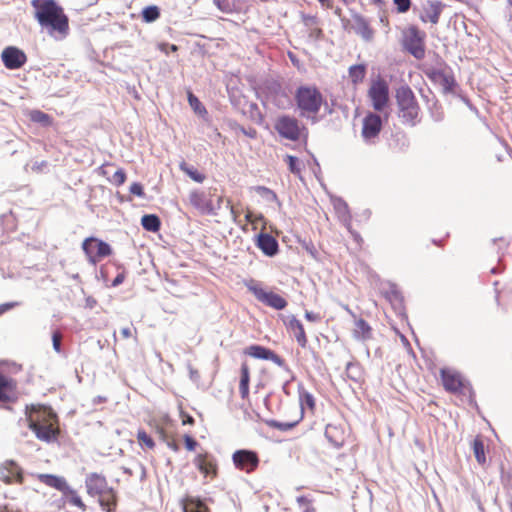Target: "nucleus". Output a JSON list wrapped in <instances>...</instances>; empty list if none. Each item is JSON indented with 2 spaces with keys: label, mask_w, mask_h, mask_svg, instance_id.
I'll use <instances>...</instances> for the list:
<instances>
[{
  "label": "nucleus",
  "mask_w": 512,
  "mask_h": 512,
  "mask_svg": "<svg viewBox=\"0 0 512 512\" xmlns=\"http://www.w3.org/2000/svg\"><path fill=\"white\" fill-rule=\"evenodd\" d=\"M120 333L123 338H130L132 336L131 329L129 327H124L120 330Z\"/></svg>",
  "instance_id": "obj_57"
},
{
  "label": "nucleus",
  "mask_w": 512,
  "mask_h": 512,
  "mask_svg": "<svg viewBox=\"0 0 512 512\" xmlns=\"http://www.w3.org/2000/svg\"><path fill=\"white\" fill-rule=\"evenodd\" d=\"M257 247L266 256L272 257L277 254L279 245L277 240L273 236L267 233H261L257 239Z\"/></svg>",
  "instance_id": "obj_20"
},
{
  "label": "nucleus",
  "mask_w": 512,
  "mask_h": 512,
  "mask_svg": "<svg viewBox=\"0 0 512 512\" xmlns=\"http://www.w3.org/2000/svg\"><path fill=\"white\" fill-rule=\"evenodd\" d=\"M297 503L301 508H303V512H315V508L312 505V501L308 497H297Z\"/></svg>",
  "instance_id": "obj_44"
},
{
  "label": "nucleus",
  "mask_w": 512,
  "mask_h": 512,
  "mask_svg": "<svg viewBox=\"0 0 512 512\" xmlns=\"http://www.w3.org/2000/svg\"><path fill=\"white\" fill-rule=\"evenodd\" d=\"M87 493L91 496H103L107 494L108 487L105 476L98 473H90L85 479Z\"/></svg>",
  "instance_id": "obj_11"
},
{
  "label": "nucleus",
  "mask_w": 512,
  "mask_h": 512,
  "mask_svg": "<svg viewBox=\"0 0 512 512\" xmlns=\"http://www.w3.org/2000/svg\"><path fill=\"white\" fill-rule=\"evenodd\" d=\"M294 99L300 115L306 118H314L325 103L323 94L315 85L299 86L295 91Z\"/></svg>",
  "instance_id": "obj_3"
},
{
  "label": "nucleus",
  "mask_w": 512,
  "mask_h": 512,
  "mask_svg": "<svg viewBox=\"0 0 512 512\" xmlns=\"http://www.w3.org/2000/svg\"><path fill=\"white\" fill-rule=\"evenodd\" d=\"M184 512H208L205 504L199 500H191L184 506Z\"/></svg>",
  "instance_id": "obj_40"
},
{
  "label": "nucleus",
  "mask_w": 512,
  "mask_h": 512,
  "mask_svg": "<svg viewBox=\"0 0 512 512\" xmlns=\"http://www.w3.org/2000/svg\"><path fill=\"white\" fill-rule=\"evenodd\" d=\"M352 29L358 35H360L365 41H371L374 36V31L370 27L367 19L360 14H354L352 16Z\"/></svg>",
  "instance_id": "obj_17"
},
{
  "label": "nucleus",
  "mask_w": 512,
  "mask_h": 512,
  "mask_svg": "<svg viewBox=\"0 0 512 512\" xmlns=\"http://www.w3.org/2000/svg\"><path fill=\"white\" fill-rule=\"evenodd\" d=\"M246 286L258 301L271 308L276 310H283L287 306V301L282 296L274 292L265 291L258 283L253 280L250 281V283H248Z\"/></svg>",
  "instance_id": "obj_6"
},
{
  "label": "nucleus",
  "mask_w": 512,
  "mask_h": 512,
  "mask_svg": "<svg viewBox=\"0 0 512 512\" xmlns=\"http://www.w3.org/2000/svg\"><path fill=\"white\" fill-rule=\"evenodd\" d=\"M432 118L434 121L439 122L443 119V113L441 111L432 112Z\"/></svg>",
  "instance_id": "obj_59"
},
{
  "label": "nucleus",
  "mask_w": 512,
  "mask_h": 512,
  "mask_svg": "<svg viewBox=\"0 0 512 512\" xmlns=\"http://www.w3.org/2000/svg\"><path fill=\"white\" fill-rule=\"evenodd\" d=\"M189 371V377L193 382H198L200 380V374L197 369H195L190 363L187 365Z\"/></svg>",
  "instance_id": "obj_53"
},
{
  "label": "nucleus",
  "mask_w": 512,
  "mask_h": 512,
  "mask_svg": "<svg viewBox=\"0 0 512 512\" xmlns=\"http://www.w3.org/2000/svg\"><path fill=\"white\" fill-rule=\"evenodd\" d=\"M129 191L131 194L136 195L138 197H144V190L140 183L134 182L130 185Z\"/></svg>",
  "instance_id": "obj_49"
},
{
  "label": "nucleus",
  "mask_w": 512,
  "mask_h": 512,
  "mask_svg": "<svg viewBox=\"0 0 512 512\" xmlns=\"http://www.w3.org/2000/svg\"><path fill=\"white\" fill-rule=\"evenodd\" d=\"M405 45L407 50L417 59L424 56L422 36L416 27H410L407 31Z\"/></svg>",
  "instance_id": "obj_13"
},
{
  "label": "nucleus",
  "mask_w": 512,
  "mask_h": 512,
  "mask_svg": "<svg viewBox=\"0 0 512 512\" xmlns=\"http://www.w3.org/2000/svg\"><path fill=\"white\" fill-rule=\"evenodd\" d=\"M188 101H189L190 106L194 109L195 112L206 113L205 107L201 104L199 99L192 93H189Z\"/></svg>",
  "instance_id": "obj_43"
},
{
  "label": "nucleus",
  "mask_w": 512,
  "mask_h": 512,
  "mask_svg": "<svg viewBox=\"0 0 512 512\" xmlns=\"http://www.w3.org/2000/svg\"><path fill=\"white\" fill-rule=\"evenodd\" d=\"M39 480L45 485L55 488L62 492L63 494L70 487L64 477L56 476L52 474H40L38 476Z\"/></svg>",
  "instance_id": "obj_23"
},
{
  "label": "nucleus",
  "mask_w": 512,
  "mask_h": 512,
  "mask_svg": "<svg viewBox=\"0 0 512 512\" xmlns=\"http://www.w3.org/2000/svg\"><path fill=\"white\" fill-rule=\"evenodd\" d=\"M230 213H231V216L233 218V221L235 223H237L238 212L236 211V209L233 206H230Z\"/></svg>",
  "instance_id": "obj_62"
},
{
  "label": "nucleus",
  "mask_w": 512,
  "mask_h": 512,
  "mask_svg": "<svg viewBox=\"0 0 512 512\" xmlns=\"http://www.w3.org/2000/svg\"><path fill=\"white\" fill-rule=\"evenodd\" d=\"M355 370H358V367L355 364H353L351 362L347 363L346 373H347L348 377H350L353 380H357V378H358L357 375L355 374Z\"/></svg>",
  "instance_id": "obj_52"
},
{
  "label": "nucleus",
  "mask_w": 512,
  "mask_h": 512,
  "mask_svg": "<svg viewBox=\"0 0 512 512\" xmlns=\"http://www.w3.org/2000/svg\"><path fill=\"white\" fill-rule=\"evenodd\" d=\"M472 447L477 462L480 465H484L486 463V456L483 441L479 437H476L473 441Z\"/></svg>",
  "instance_id": "obj_33"
},
{
  "label": "nucleus",
  "mask_w": 512,
  "mask_h": 512,
  "mask_svg": "<svg viewBox=\"0 0 512 512\" xmlns=\"http://www.w3.org/2000/svg\"><path fill=\"white\" fill-rule=\"evenodd\" d=\"M348 231L351 233L355 241L359 242L361 240L360 235L357 232L353 231L351 227L350 229H348Z\"/></svg>",
  "instance_id": "obj_63"
},
{
  "label": "nucleus",
  "mask_w": 512,
  "mask_h": 512,
  "mask_svg": "<svg viewBox=\"0 0 512 512\" xmlns=\"http://www.w3.org/2000/svg\"><path fill=\"white\" fill-rule=\"evenodd\" d=\"M124 281V276L122 274H118L112 282V286L116 287L122 284Z\"/></svg>",
  "instance_id": "obj_58"
},
{
  "label": "nucleus",
  "mask_w": 512,
  "mask_h": 512,
  "mask_svg": "<svg viewBox=\"0 0 512 512\" xmlns=\"http://www.w3.org/2000/svg\"><path fill=\"white\" fill-rule=\"evenodd\" d=\"M0 512H17V511H14L13 509H10L7 505H5L3 507V509H0Z\"/></svg>",
  "instance_id": "obj_64"
},
{
  "label": "nucleus",
  "mask_w": 512,
  "mask_h": 512,
  "mask_svg": "<svg viewBox=\"0 0 512 512\" xmlns=\"http://www.w3.org/2000/svg\"><path fill=\"white\" fill-rule=\"evenodd\" d=\"M240 384H239V392L243 399H246L249 395V381H250V371L247 363H242L240 369Z\"/></svg>",
  "instance_id": "obj_27"
},
{
  "label": "nucleus",
  "mask_w": 512,
  "mask_h": 512,
  "mask_svg": "<svg viewBox=\"0 0 512 512\" xmlns=\"http://www.w3.org/2000/svg\"><path fill=\"white\" fill-rule=\"evenodd\" d=\"M18 302H7L0 305V315L18 306Z\"/></svg>",
  "instance_id": "obj_54"
},
{
  "label": "nucleus",
  "mask_w": 512,
  "mask_h": 512,
  "mask_svg": "<svg viewBox=\"0 0 512 512\" xmlns=\"http://www.w3.org/2000/svg\"><path fill=\"white\" fill-rule=\"evenodd\" d=\"M349 78L354 85L361 83L366 75V66L363 64L353 65L349 68Z\"/></svg>",
  "instance_id": "obj_28"
},
{
  "label": "nucleus",
  "mask_w": 512,
  "mask_h": 512,
  "mask_svg": "<svg viewBox=\"0 0 512 512\" xmlns=\"http://www.w3.org/2000/svg\"><path fill=\"white\" fill-rule=\"evenodd\" d=\"M267 424L269 427L278 429L280 431H289V430L293 429L298 424V421L281 422V421H277V420H269V421H267Z\"/></svg>",
  "instance_id": "obj_39"
},
{
  "label": "nucleus",
  "mask_w": 512,
  "mask_h": 512,
  "mask_svg": "<svg viewBox=\"0 0 512 512\" xmlns=\"http://www.w3.org/2000/svg\"><path fill=\"white\" fill-rule=\"evenodd\" d=\"M254 189L265 201L279 203L276 193L270 188L265 186H256Z\"/></svg>",
  "instance_id": "obj_37"
},
{
  "label": "nucleus",
  "mask_w": 512,
  "mask_h": 512,
  "mask_svg": "<svg viewBox=\"0 0 512 512\" xmlns=\"http://www.w3.org/2000/svg\"><path fill=\"white\" fill-rule=\"evenodd\" d=\"M271 350L261 345H251L245 349V354L256 358L268 360Z\"/></svg>",
  "instance_id": "obj_30"
},
{
  "label": "nucleus",
  "mask_w": 512,
  "mask_h": 512,
  "mask_svg": "<svg viewBox=\"0 0 512 512\" xmlns=\"http://www.w3.org/2000/svg\"><path fill=\"white\" fill-rule=\"evenodd\" d=\"M305 318L310 322H319L321 320L320 314L311 311L305 312Z\"/></svg>",
  "instance_id": "obj_55"
},
{
  "label": "nucleus",
  "mask_w": 512,
  "mask_h": 512,
  "mask_svg": "<svg viewBox=\"0 0 512 512\" xmlns=\"http://www.w3.org/2000/svg\"><path fill=\"white\" fill-rule=\"evenodd\" d=\"M100 506L107 512H111L115 506V495L113 489L110 488L107 494L99 496Z\"/></svg>",
  "instance_id": "obj_35"
},
{
  "label": "nucleus",
  "mask_w": 512,
  "mask_h": 512,
  "mask_svg": "<svg viewBox=\"0 0 512 512\" xmlns=\"http://www.w3.org/2000/svg\"><path fill=\"white\" fill-rule=\"evenodd\" d=\"M234 466L246 473L255 471L259 465V457L256 452L246 449L236 450L232 455Z\"/></svg>",
  "instance_id": "obj_9"
},
{
  "label": "nucleus",
  "mask_w": 512,
  "mask_h": 512,
  "mask_svg": "<svg viewBox=\"0 0 512 512\" xmlns=\"http://www.w3.org/2000/svg\"><path fill=\"white\" fill-rule=\"evenodd\" d=\"M137 440L141 445H144L149 449H153L155 446L153 439L144 430L138 431Z\"/></svg>",
  "instance_id": "obj_42"
},
{
  "label": "nucleus",
  "mask_w": 512,
  "mask_h": 512,
  "mask_svg": "<svg viewBox=\"0 0 512 512\" xmlns=\"http://www.w3.org/2000/svg\"><path fill=\"white\" fill-rule=\"evenodd\" d=\"M141 224L145 230L150 232H157L161 226L159 217L154 214L144 215L141 219Z\"/></svg>",
  "instance_id": "obj_29"
},
{
  "label": "nucleus",
  "mask_w": 512,
  "mask_h": 512,
  "mask_svg": "<svg viewBox=\"0 0 512 512\" xmlns=\"http://www.w3.org/2000/svg\"><path fill=\"white\" fill-rule=\"evenodd\" d=\"M0 479L6 483L22 481V474L19 466L13 461H7L0 467Z\"/></svg>",
  "instance_id": "obj_19"
},
{
  "label": "nucleus",
  "mask_w": 512,
  "mask_h": 512,
  "mask_svg": "<svg viewBox=\"0 0 512 512\" xmlns=\"http://www.w3.org/2000/svg\"><path fill=\"white\" fill-rule=\"evenodd\" d=\"M62 335L59 331H55L52 335L53 348L57 353L61 352Z\"/></svg>",
  "instance_id": "obj_48"
},
{
  "label": "nucleus",
  "mask_w": 512,
  "mask_h": 512,
  "mask_svg": "<svg viewBox=\"0 0 512 512\" xmlns=\"http://www.w3.org/2000/svg\"><path fill=\"white\" fill-rule=\"evenodd\" d=\"M288 327L294 333V336H295L296 341L298 342V344L301 347L305 348L306 345H307L308 340H307V337H306V334H305L304 327H303L302 323L297 318L292 317L289 320Z\"/></svg>",
  "instance_id": "obj_25"
},
{
  "label": "nucleus",
  "mask_w": 512,
  "mask_h": 512,
  "mask_svg": "<svg viewBox=\"0 0 512 512\" xmlns=\"http://www.w3.org/2000/svg\"><path fill=\"white\" fill-rule=\"evenodd\" d=\"M254 217V214L250 211L247 212V214L245 215V220L251 224H254L255 225V219H253Z\"/></svg>",
  "instance_id": "obj_60"
},
{
  "label": "nucleus",
  "mask_w": 512,
  "mask_h": 512,
  "mask_svg": "<svg viewBox=\"0 0 512 512\" xmlns=\"http://www.w3.org/2000/svg\"><path fill=\"white\" fill-rule=\"evenodd\" d=\"M63 496L65 497V499H67V501L71 505L76 506V507L80 508L83 511L86 510V505L82 501L81 497L71 487L68 488V490L63 494Z\"/></svg>",
  "instance_id": "obj_32"
},
{
  "label": "nucleus",
  "mask_w": 512,
  "mask_h": 512,
  "mask_svg": "<svg viewBox=\"0 0 512 512\" xmlns=\"http://www.w3.org/2000/svg\"><path fill=\"white\" fill-rule=\"evenodd\" d=\"M216 7L223 13H232L235 10V5L232 0H213Z\"/></svg>",
  "instance_id": "obj_41"
},
{
  "label": "nucleus",
  "mask_w": 512,
  "mask_h": 512,
  "mask_svg": "<svg viewBox=\"0 0 512 512\" xmlns=\"http://www.w3.org/2000/svg\"><path fill=\"white\" fill-rule=\"evenodd\" d=\"M285 161L288 164L289 171L295 175H300L302 167L300 160L292 155H286Z\"/></svg>",
  "instance_id": "obj_38"
},
{
  "label": "nucleus",
  "mask_w": 512,
  "mask_h": 512,
  "mask_svg": "<svg viewBox=\"0 0 512 512\" xmlns=\"http://www.w3.org/2000/svg\"><path fill=\"white\" fill-rule=\"evenodd\" d=\"M325 437L336 448H340L344 443L343 432L335 425L326 426Z\"/></svg>",
  "instance_id": "obj_26"
},
{
  "label": "nucleus",
  "mask_w": 512,
  "mask_h": 512,
  "mask_svg": "<svg viewBox=\"0 0 512 512\" xmlns=\"http://www.w3.org/2000/svg\"><path fill=\"white\" fill-rule=\"evenodd\" d=\"M185 446L189 451L195 450L198 445L197 441L189 435L184 436Z\"/></svg>",
  "instance_id": "obj_51"
},
{
  "label": "nucleus",
  "mask_w": 512,
  "mask_h": 512,
  "mask_svg": "<svg viewBox=\"0 0 512 512\" xmlns=\"http://www.w3.org/2000/svg\"><path fill=\"white\" fill-rule=\"evenodd\" d=\"M398 116L404 124L415 126L419 120L420 107L409 86H401L396 91Z\"/></svg>",
  "instance_id": "obj_4"
},
{
  "label": "nucleus",
  "mask_w": 512,
  "mask_h": 512,
  "mask_svg": "<svg viewBox=\"0 0 512 512\" xmlns=\"http://www.w3.org/2000/svg\"><path fill=\"white\" fill-rule=\"evenodd\" d=\"M332 202L339 220L347 229H350L351 215L347 203L341 198H334Z\"/></svg>",
  "instance_id": "obj_24"
},
{
  "label": "nucleus",
  "mask_w": 512,
  "mask_h": 512,
  "mask_svg": "<svg viewBox=\"0 0 512 512\" xmlns=\"http://www.w3.org/2000/svg\"><path fill=\"white\" fill-rule=\"evenodd\" d=\"M189 202L201 214H216L211 199L202 191L190 192Z\"/></svg>",
  "instance_id": "obj_14"
},
{
  "label": "nucleus",
  "mask_w": 512,
  "mask_h": 512,
  "mask_svg": "<svg viewBox=\"0 0 512 512\" xmlns=\"http://www.w3.org/2000/svg\"><path fill=\"white\" fill-rule=\"evenodd\" d=\"M382 127L381 117L370 113L363 120L362 137L366 142H373L378 137Z\"/></svg>",
  "instance_id": "obj_12"
},
{
  "label": "nucleus",
  "mask_w": 512,
  "mask_h": 512,
  "mask_svg": "<svg viewBox=\"0 0 512 512\" xmlns=\"http://www.w3.org/2000/svg\"><path fill=\"white\" fill-rule=\"evenodd\" d=\"M126 180V173L123 169H118L112 176L111 182L116 186H121Z\"/></svg>",
  "instance_id": "obj_46"
},
{
  "label": "nucleus",
  "mask_w": 512,
  "mask_h": 512,
  "mask_svg": "<svg viewBox=\"0 0 512 512\" xmlns=\"http://www.w3.org/2000/svg\"><path fill=\"white\" fill-rule=\"evenodd\" d=\"M28 427L35 433L36 437L44 442L50 443L57 440L59 435L58 418L50 408L32 406L27 414Z\"/></svg>",
  "instance_id": "obj_2"
},
{
  "label": "nucleus",
  "mask_w": 512,
  "mask_h": 512,
  "mask_svg": "<svg viewBox=\"0 0 512 512\" xmlns=\"http://www.w3.org/2000/svg\"><path fill=\"white\" fill-rule=\"evenodd\" d=\"M368 97L371 100L373 108L376 111H382L389 101L388 83L382 78L372 81L368 90Z\"/></svg>",
  "instance_id": "obj_7"
},
{
  "label": "nucleus",
  "mask_w": 512,
  "mask_h": 512,
  "mask_svg": "<svg viewBox=\"0 0 512 512\" xmlns=\"http://www.w3.org/2000/svg\"><path fill=\"white\" fill-rule=\"evenodd\" d=\"M441 378L444 388L452 393L460 392L463 387L462 377L459 373L449 369L441 370Z\"/></svg>",
  "instance_id": "obj_16"
},
{
  "label": "nucleus",
  "mask_w": 512,
  "mask_h": 512,
  "mask_svg": "<svg viewBox=\"0 0 512 512\" xmlns=\"http://www.w3.org/2000/svg\"><path fill=\"white\" fill-rule=\"evenodd\" d=\"M278 134L285 139L298 141L301 136L299 122L295 117L289 115L280 116L274 125Z\"/></svg>",
  "instance_id": "obj_8"
},
{
  "label": "nucleus",
  "mask_w": 512,
  "mask_h": 512,
  "mask_svg": "<svg viewBox=\"0 0 512 512\" xmlns=\"http://www.w3.org/2000/svg\"><path fill=\"white\" fill-rule=\"evenodd\" d=\"M299 402L302 411H304L306 408L313 410L315 407V399L313 395L306 390H301L299 392Z\"/></svg>",
  "instance_id": "obj_34"
},
{
  "label": "nucleus",
  "mask_w": 512,
  "mask_h": 512,
  "mask_svg": "<svg viewBox=\"0 0 512 512\" xmlns=\"http://www.w3.org/2000/svg\"><path fill=\"white\" fill-rule=\"evenodd\" d=\"M82 249L86 254L89 263L96 265L97 262L112 253L110 245L94 237L86 238L82 243Z\"/></svg>",
  "instance_id": "obj_5"
},
{
  "label": "nucleus",
  "mask_w": 512,
  "mask_h": 512,
  "mask_svg": "<svg viewBox=\"0 0 512 512\" xmlns=\"http://www.w3.org/2000/svg\"><path fill=\"white\" fill-rule=\"evenodd\" d=\"M31 119L35 122L42 124H49L50 117L46 113L36 110L31 113Z\"/></svg>",
  "instance_id": "obj_45"
},
{
  "label": "nucleus",
  "mask_w": 512,
  "mask_h": 512,
  "mask_svg": "<svg viewBox=\"0 0 512 512\" xmlns=\"http://www.w3.org/2000/svg\"><path fill=\"white\" fill-rule=\"evenodd\" d=\"M395 5L399 13H405L409 10L411 1L410 0H394Z\"/></svg>",
  "instance_id": "obj_47"
},
{
  "label": "nucleus",
  "mask_w": 512,
  "mask_h": 512,
  "mask_svg": "<svg viewBox=\"0 0 512 512\" xmlns=\"http://www.w3.org/2000/svg\"><path fill=\"white\" fill-rule=\"evenodd\" d=\"M16 399V382L9 376L0 373V403H8Z\"/></svg>",
  "instance_id": "obj_15"
},
{
  "label": "nucleus",
  "mask_w": 512,
  "mask_h": 512,
  "mask_svg": "<svg viewBox=\"0 0 512 512\" xmlns=\"http://www.w3.org/2000/svg\"><path fill=\"white\" fill-rule=\"evenodd\" d=\"M4 66L10 70L21 68L27 61L26 54L17 47H6L1 54Z\"/></svg>",
  "instance_id": "obj_10"
},
{
  "label": "nucleus",
  "mask_w": 512,
  "mask_h": 512,
  "mask_svg": "<svg viewBox=\"0 0 512 512\" xmlns=\"http://www.w3.org/2000/svg\"><path fill=\"white\" fill-rule=\"evenodd\" d=\"M268 360L272 361L276 365L282 368H286V363L283 358H281L279 355H277L274 351L271 350Z\"/></svg>",
  "instance_id": "obj_50"
},
{
  "label": "nucleus",
  "mask_w": 512,
  "mask_h": 512,
  "mask_svg": "<svg viewBox=\"0 0 512 512\" xmlns=\"http://www.w3.org/2000/svg\"><path fill=\"white\" fill-rule=\"evenodd\" d=\"M444 7L445 4L441 1H429L424 7L423 15L421 16L422 20L437 24Z\"/></svg>",
  "instance_id": "obj_21"
},
{
  "label": "nucleus",
  "mask_w": 512,
  "mask_h": 512,
  "mask_svg": "<svg viewBox=\"0 0 512 512\" xmlns=\"http://www.w3.org/2000/svg\"><path fill=\"white\" fill-rule=\"evenodd\" d=\"M194 465L205 476L216 473V464L213 459L207 454H198L194 461Z\"/></svg>",
  "instance_id": "obj_22"
},
{
  "label": "nucleus",
  "mask_w": 512,
  "mask_h": 512,
  "mask_svg": "<svg viewBox=\"0 0 512 512\" xmlns=\"http://www.w3.org/2000/svg\"><path fill=\"white\" fill-rule=\"evenodd\" d=\"M160 17V10L157 6H147L142 10V19L146 23L156 21Z\"/></svg>",
  "instance_id": "obj_36"
},
{
  "label": "nucleus",
  "mask_w": 512,
  "mask_h": 512,
  "mask_svg": "<svg viewBox=\"0 0 512 512\" xmlns=\"http://www.w3.org/2000/svg\"><path fill=\"white\" fill-rule=\"evenodd\" d=\"M344 309L355 319V328L353 330L354 338L358 340H368L372 337V329L364 319H357L355 313L346 305Z\"/></svg>",
  "instance_id": "obj_18"
},
{
  "label": "nucleus",
  "mask_w": 512,
  "mask_h": 512,
  "mask_svg": "<svg viewBox=\"0 0 512 512\" xmlns=\"http://www.w3.org/2000/svg\"><path fill=\"white\" fill-rule=\"evenodd\" d=\"M241 131L249 136L250 138H254L256 136V131L254 129H251L250 131H246L244 128H241Z\"/></svg>",
  "instance_id": "obj_61"
},
{
  "label": "nucleus",
  "mask_w": 512,
  "mask_h": 512,
  "mask_svg": "<svg viewBox=\"0 0 512 512\" xmlns=\"http://www.w3.org/2000/svg\"><path fill=\"white\" fill-rule=\"evenodd\" d=\"M34 17L39 25L56 40L64 39L69 33V20L55 0H32Z\"/></svg>",
  "instance_id": "obj_1"
},
{
  "label": "nucleus",
  "mask_w": 512,
  "mask_h": 512,
  "mask_svg": "<svg viewBox=\"0 0 512 512\" xmlns=\"http://www.w3.org/2000/svg\"><path fill=\"white\" fill-rule=\"evenodd\" d=\"M303 21L306 26H313L317 24V18L311 15H303Z\"/></svg>",
  "instance_id": "obj_56"
},
{
  "label": "nucleus",
  "mask_w": 512,
  "mask_h": 512,
  "mask_svg": "<svg viewBox=\"0 0 512 512\" xmlns=\"http://www.w3.org/2000/svg\"><path fill=\"white\" fill-rule=\"evenodd\" d=\"M181 171L187 174L191 179L197 183H202L205 180V175L200 173L193 166L188 165L186 162H181L179 165Z\"/></svg>",
  "instance_id": "obj_31"
}]
</instances>
